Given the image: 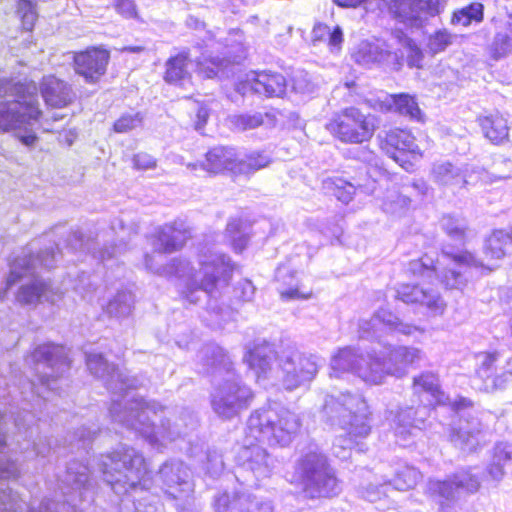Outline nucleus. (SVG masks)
Segmentation results:
<instances>
[{"mask_svg": "<svg viewBox=\"0 0 512 512\" xmlns=\"http://www.w3.org/2000/svg\"><path fill=\"white\" fill-rule=\"evenodd\" d=\"M397 8H401L404 0H393ZM409 10L411 11H426L431 15L439 14L440 0H408Z\"/></svg>", "mask_w": 512, "mask_h": 512, "instance_id": "obj_34", "label": "nucleus"}, {"mask_svg": "<svg viewBox=\"0 0 512 512\" xmlns=\"http://www.w3.org/2000/svg\"><path fill=\"white\" fill-rule=\"evenodd\" d=\"M414 330H416L415 326H406L405 328L401 329V332L408 335L411 334Z\"/></svg>", "mask_w": 512, "mask_h": 512, "instance_id": "obj_53", "label": "nucleus"}, {"mask_svg": "<svg viewBox=\"0 0 512 512\" xmlns=\"http://www.w3.org/2000/svg\"><path fill=\"white\" fill-rule=\"evenodd\" d=\"M200 268L203 272V278L197 286V289L212 292L217 285L218 280L223 277L229 279L233 270L232 265L225 261L223 256L212 260L202 261Z\"/></svg>", "mask_w": 512, "mask_h": 512, "instance_id": "obj_16", "label": "nucleus"}, {"mask_svg": "<svg viewBox=\"0 0 512 512\" xmlns=\"http://www.w3.org/2000/svg\"><path fill=\"white\" fill-rule=\"evenodd\" d=\"M481 356L482 362L480 368L485 371H488L492 369V367L494 366L495 362L499 357V353L496 351H485L481 353Z\"/></svg>", "mask_w": 512, "mask_h": 512, "instance_id": "obj_44", "label": "nucleus"}, {"mask_svg": "<svg viewBox=\"0 0 512 512\" xmlns=\"http://www.w3.org/2000/svg\"><path fill=\"white\" fill-rule=\"evenodd\" d=\"M511 249L512 229H494L485 240L484 253L489 259H503Z\"/></svg>", "mask_w": 512, "mask_h": 512, "instance_id": "obj_17", "label": "nucleus"}, {"mask_svg": "<svg viewBox=\"0 0 512 512\" xmlns=\"http://www.w3.org/2000/svg\"><path fill=\"white\" fill-rule=\"evenodd\" d=\"M243 92L250 90L266 98L283 97L288 89V80L280 72L263 70L253 71L241 82Z\"/></svg>", "mask_w": 512, "mask_h": 512, "instance_id": "obj_8", "label": "nucleus"}, {"mask_svg": "<svg viewBox=\"0 0 512 512\" xmlns=\"http://www.w3.org/2000/svg\"><path fill=\"white\" fill-rule=\"evenodd\" d=\"M507 375H511L512 376V372L508 371V372H504V373L499 374V375H495L492 378L491 384L485 383L484 390L486 392H493V391H496V390L503 389L506 386V383H507Z\"/></svg>", "mask_w": 512, "mask_h": 512, "instance_id": "obj_41", "label": "nucleus"}, {"mask_svg": "<svg viewBox=\"0 0 512 512\" xmlns=\"http://www.w3.org/2000/svg\"><path fill=\"white\" fill-rule=\"evenodd\" d=\"M395 299L407 305L425 307L432 315H442L447 307L442 296L433 289H426L417 283H403L396 290Z\"/></svg>", "mask_w": 512, "mask_h": 512, "instance_id": "obj_7", "label": "nucleus"}, {"mask_svg": "<svg viewBox=\"0 0 512 512\" xmlns=\"http://www.w3.org/2000/svg\"><path fill=\"white\" fill-rule=\"evenodd\" d=\"M127 50L131 51V52H138L141 50L140 47H131V48H127Z\"/></svg>", "mask_w": 512, "mask_h": 512, "instance_id": "obj_55", "label": "nucleus"}, {"mask_svg": "<svg viewBox=\"0 0 512 512\" xmlns=\"http://www.w3.org/2000/svg\"><path fill=\"white\" fill-rule=\"evenodd\" d=\"M140 123L141 118L138 114H124L113 123L112 130L115 133H127L138 127Z\"/></svg>", "mask_w": 512, "mask_h": 512, "instance_id": "obj_36", "label": "nucleus"}, {"mask_svg": "<svg viewBox=\"0 0 512 512\" xmlns=\"http://www.w3.org/2000/svg\"><path fill=\"white\" fill-rule=\"evenodd\" d=\"M301 423L292 413L285 411L271 420L262 413H252L247 422L245 441L247 448L268 444H289L299 432Z\"/></svg>", "mask_w": 512, "mask_h": 512, "instance_id": "obj_4", "label": "nucleus"}, {"mask_svg": "<svg viewBox=\"0 0 512 512\" xmlns=\"http://www.w3.org/2000/svg\"><path fill=\"white\" fill-rule=\"evenodd\" d=\"M17 12L20 16L22 29L32 32L38 19L35 4L31 0H18Z\"/></svg>", "mask_w": 512, "mask_h": 512, "instance_id": "obj_25", "label": "nucleus"}, {"mask_svg": "<svg viewBox=\"0 0 512 512\" xmlns=\"http://www.w3.org/2000/svg\"><path fill=\"white\" fill-rule=\"evenodd\" d=\"M322 185L326 192L343 203H349L355 194L354 185L341 176L328 177L323 181Z\"/></svg>", "mask_w": 512, "mask_h": 512, "instance_id": "obj_19", "label": "nucleus"}, {"mask_svg": "<svg viewBox=\"0 0 512 512\" xmlns=\"http://www.w3.org/2000/svg\"><path fill=\"white\" fill-rule=\"evenodd\" d=\"M388 98L389 103L380 104V110L382 112H393L419 123H424L426 121L425 113L420 108L415 95L401 92L389 94Z\"/></svg>", "mask_w": 512, "mask_h": 512, "instance_id": "obj_14", "label": "nucleus"}, {"mask_svg": "<svg viewBox=\"0 0 512 512\" xmlns=\"http://www.w3.org/2000/svg\"><path fill=\"white\" fill-rule=\"evenodd\" d=\"M446 256L452 262H454L455 264H457L459 266L481 268V269H485L489 272L493 271L495 268L493 266H485L469 250H462L459 252H450V253H447Z\"/></svg>", "mask_w": 512, "mask_h": 512, "instance_id": "obj_29", "label": "nucleus"}, {"mask_svg": "<svg viewBox=\"0 0 512 512\" xmlns=\"http://www.w3.org/2000/svg\"><path fill=\"white\" fill-rule=\"evenodd\" d=\"M157 252L170 254L184 248L192 237L190 228L182 221H173L164 224L157 232Z\"/></svg>", "mask_w": 512, "mask_h": 512, "instance_id": "obj_11", "label": "nucleus"}, {"mask_svg": "<svg viewBox=\"0 0 512 512\" xmlns=\"http://www.w3.org/2000/svg\"><path fill=\"white\" fill-rule=\"evenodd\" d=\"M227 227H228V229H230L231 231L238 230V224H237V223H235V221L230 222V223L228 224V226H227Z\"/></svg>", "mask_w": 512, "mask_h": 512, "instance_id": "obj_54", "label": "nucleus"}, {"mask_svg": "<svg viewBox=\"0 0 512 512\" xmlns=\"http://www.w3.org/2000/svg\"><path fill=\"white\" fill-rule=\"evenodd\" d=\"M264 116H268V114L253 113L236 115L233 119V125L239 131L256 129L264 124Z\"/></svg>", "mask_w": 512, "mask_h": 512, "instance_id": "obj_30", "label": "nucleus"}, {"mask_svg": "<svg viewBox=\"0 0 512 512\" xmlns=\"http://www.w3.org/2000/svg\"><path fill=\"white\" fill-rule=\"evenodd\" d=\"M230 503H231V500L229 499V497H223V498L219 499L218 511L225 512V509L229 506Z\"/></svg>", "mask_w": 512, "mask_h": 512, "instance_id": "obj_51", "label": "nucleus"}, {"mask_svg": "<svg viewBox=\"0 0 512 512\" xmlns=\"http://www.w3.org/2000/svg\"><path fill=\"white\" fill-rule=\"evenodd\" d=\"M229 62L220 58H207L199 63V71L205 78H214L224 72Z\"/></svg>", "mask_w": 512, "mask_h": 512, "instance_id": "obj_31", "label": "nucleus"}, {"mask_svg": "<svg viewBox=\"0 0 512 512\" xmlns=\"http://www.w3.org/2000/svg\"><path fill=\"white\" fill-rule=\"evenodd\" d=\"M434 176L437 182L447 185L452 184L460 176V172L452 164L444 163L434 170Z\"/></svg>", "mask_w": 512, "mask_h": 512, "instance_id": "obj_37", "label": "nucleus"}, {"mask_svg": "<svg viewBox=\"0 0 512 512\" xmlns=\"http://www.w3.org/2000/svg\"><path fill=\"white\" fill-rule=\"evenodd\" d=\"M379 149L405 171L417 170L424 157L415 135L410 129L391 127L378 136Z\"/></svg>", "mask_w": 512, "mask_h": 512, "instance_id": "obj_5", "label": "nucleus"}, {"mask_svg": "<svg viewBox=\"0 0 512 512\" xmlns=\"http://www.w3.org/2000/svg\"><path fill=\"white\" fill-rule=\"evenodd\" d=\"M396 37L401 41L404 40L405 46L410 50L407 57V63L410 67H421L423 53L413 39L407 37L402 30L396 31Z\"/></svg>", "mask_w": 512, "mask_h": 512, "instance_id": "obj_32", "label": "nucleus"}, {"mask_svg": "<svg viewBox=\"0 0 512 512\" xmlns=\"http://www.w3.org/2000/svg\"><path fill=\"white\" fill-rule=\"evenodd\" d=\"M493 469H495V473H498V474H500V475H503V473H504L502 466H500V465H498V464L493 465V466L491 467V470H490V472H491V473H493Z\"/></svg>", "mask_w": 512, "mask_h": 512, "instance_id": "obj_52", "label": "nucleus"}, {"mask_svg": "<svg viewBox=\"0 0 512 512\" xmlns=\"http://www.w3.org/2000/svg\"><path fill=\"white\" fill-rule=\"evenodd\" d=\"M247 358L250 365H256L257 361L260 359L263 360L265 364L267 363V360L264 357H261L258 347L251 349L248 352Z\"/></svg>", "mask_w": 512, "mask_h": 512, "instance_id": "obj_46", "label": "nucleus"}, {"mask_svg": "<svg viewBox=\"0 0 512 512\" xmlns=\"http://www.w3.org/2000/svg\"><path fill=\"white\" fill-rule=\"evenodd\" d=\"M48 284L41 280L33 281L30 284L20 287L17 300L21 304H35L40 302L41 298L46 294Z\"/></svg>", "mask_w": 512, "mask_h": 512, "instance_id": "obj_21", "label": "nucleus"}, {"mask_svg": "<svg viewBox=\"0 0 512 512\" xmlns=\"http://www.w3.org/2000/svg\"><path fill=\"white\" fill-rule=\"evenodd\" d=\"M484 20V5L481 2H471L468 5L455 9L450 18L453 25L468 27L471 24H479Z\"/></svg>", "mask_w": 512, "mask_h": 512, "instance_id": "obj_18", "label": "nucleus"}, {"mask_svg": "<svg viewBox=\"0 0 512 512\" xmlns=\"http://www.w3.org/2000/svg\"><path fill=\"white\" fill-rule=\"evenodd\" d=\"M449 480L451 481L455 491L464 490L466 492L473 493L480 487L477 477L468 470L453 474Z\"/></svg>", "mask_w": 512, "mask_h": 512, "instance_id": "obj_28", "label": "nucleus"}, {"mask_svg": "<svg viewBox=\"0 0 512 512\" xmlns=\"http://www.w3.org/2000/svg\"><path fill=\"white\" fill-rule=\"evenodd\" d=\"M439 281L446 290H459L466 285V280L461 272L455 269L445 270Z\"/></svg>", "mask_w": 512, "mask_h": 512, "instance_id": "obj_35", "label": "nucleus"}, {"mask_svg": "<svg viewBox=\"0 0 512 512\" xmlns=\"http://www.w3.org/2000/svg\"><path fill=\"white\" fill-rule=\"evenodd\" d=\"M133 168L139 171L155 169L157 160L146 152H138L131 158Z\"/></svg>", "mask_w": 512, "mask_h": 512, "instance_id": "obj_39", "label": "nucleus"}, {"mask_svg": "<svg viewBox=\"0 0 512 512\" xmlns=\"http://www.w3.org/2000/svg\"><path fill=\"white\" fill-rule=\"evenodd\" d=\"M408 273L413 277L424 276L437 271V260L424 253L408 262Z\"/></svg>", "mask_w": 512, "mask_h": 512, "instance_id": "obj_24", "label": "nucleus"}, {"mask_svg": "<svg viewBox=\"0 0 512 512\" xmlns=\"http://www.w3.org/2000/svg\"><path fill=\"white\" fill-rule=\"evenodd\" d=\"M295 473L308 499H333L342 492L341 480L322 453L309 452L303 455L297 461Z\"/></svg>", "mask_w": 512, "mask_h": 512, "instance_id": "obj_2", "label": "nucleus"}, {"mask_svg": "<svg viewBox=\"0 0 512 512\" xmlns=\"http://www.w3.org/2000/svg\"><path fill=\"white\" fill-rule=\"evenodd\" d=\"M435 492L438 496L444 497V498H452L453 494L455 492V489L449 479L438 481L436 483V489Z\"/></svg>", "mask_w": 512, "mask_h": 512, "instance_id": "obj_42", "label": "nucleus"}, {"mask_svg": "<svg viewBox=\"0 0 512 512\" xmlns=\"http://www.w3.org/2000/svg\"><path fill=\"white\" fill-rule=\"evenodd\" d=\"M412 356H413L414 358H418V357H419V350H417V349L413 350V352H412Z\"/></svg>", "mask_w": 512, "mask_h": 512, "instance_id": "obj_56", "label": "nucleus"}, {"mask_svg": "<svg viewBox=\"0 0 512 512\" xmlns=\"http://www.w3.org/2000/svg\"><path fill=\"white\" fill-rule=\"evenodd\" d=\"M413 387H419L431 396L438 398L443 392L437 381V376L431 372H423L413 378Z\"/></svg>", "mask_w": 512, "mask_h": 512, "instance_id": "obj_27", "label": "nucleus"}, {"mask_svg": "<svg viewBox=\"0 0 512 512\" xmlns=\"http://www.w3.org/2000/svg\"><path fill=\"white\" fill-rule=\"evenodd\" d=\"M484 137L494 145H502L509 140L510 127L507 119L498 111L478 116L476 119Z\"/></svg>", "mask_w": 512, "mask_h": 512, "instance_id": "obj_15", "label": "nucleus"}, {"mask_svg": "<svg viewBox=\"0 0 512 512\" xmlns=\"http://www.w3.org/2000/svg\"><path fill=\"white\" fill-rule=\"evenodd\" d=\"M422 479L421 472L412 466H406L398 470L392 478V484L399 491H407L415 488Z\"/></svg>", "mask_w": 512, "mask_h": 512, "instance_id": "obj_20", "label": "nucleus"}, {"mask_svg": "<svg viewBox=\"0 0 512 512\" xmlns=\"http://www.w3.org/2000/svg\"><path fill=\"white\" fill-rule=\"evenodd\" d=\"M240 165V159L237 158L234 149L223 145L211 147L199 164L200 168L209 174H231L234 176H237Z\"/></svg>", "mask_w": 512, "mask_h": 512, "instance_id": "obj_10", "label": "nucleus"}, {"mask_svg": "<svg viewBox=\"0 0 512 512\" xmlns=\"http://www.w3.org/2000/svg\"><path fill=\"white\" fill-rule=\"evenodd\" d=\"M312 39L314 42H327L330 47H340L343 33L339 26L331 31L327 24L317 23L312 30Z\"/></svg>", "mask_w": 512, "mask_h": 512, "instance_id": "obj_22", "label": "nucleus"}, {"mask_svg": "<svg viewBox=\"0 0 512 512\" xmlns=\"http://www.w3.org/2000/svg\"><path fill=\"white\" fill-rule=\"evenodd\" d=\"M210 116L209 109L206 106H199L195 114V128L197 130L204 128Z\"/></svg>", "mask_w": 512, "mask_h": 512, "instance_id": "obj_43", "label": "nucleus"}, {"mask_svg": "<svg viewBox=\"0 0 512 512\" xmlns=\"http://www.w3.org/2000/svg\"><path fill=\"white\" fill-rule=\"evenodd\" d=\"M367 0H334V3L343 8H355L365 3Z\"/></svg>", "mask_w": 512, "mask_h": 512, "instance_id": "obj_47", "label": "nucleus"}, {"mask_svg": "<svg viewBox=\"0 0 512 512\" xmlns=\"http://www.w3.org/2000/svg\"><path fill=\"white\" fill-rule=\"evenodd\" d=\"M271 159L262 151H253L246 155L244 160H240V168L237 175L254 172L267 167Z\"/></svg>", "mask_w": 512, "mask_h": 512, "instance_id": "obj_23", "label": "nucleus"}, {"mask_svg": "<svg viewBox=\"0 0 512 512\" xmlns=\"http://www.w3.org/2000/svg\"><path fill=\"white\" fill-rule=\"evenodd\" d=\"M324 127L335 141L345 145L367 144L377 131L376 117L357 106L333 112Z\"/></svg>", "mask_w": 512, "mask_h": 512, "instance_id": "obj_3", "label": "nucleus"}, {"mask_svg": "<svg viewBox=\"0 0 512 512\" xmlns=\"http://www.w3.org/2000/svg\"><path fill=\"white\" fill-rule=\"evenodd\" d=\"M313 295V292L311 290L309 291H300L299 288H289L286 290H283L280 292V297L284 301H291V300H307L311 298Z\"/></svg>", "mask_w": 512, "mask_h": 512, "instance_id": "obj_40", "label": "nucleus"}, {"mask_svg": "<svg viewBox=\"0 0 512 512\" xmlns=\"http://www.w3.org/2000/svg\"><path fill=\"white\" fill-rule=\"evenodd\" d=\"M22 277L23 275L21 273L11 271L6 280V288H10L11 286H13L16 282L21 280Z\"/></svg>", "mask_w": 512, "mask_h": 512, "instance_id": "obj_49", "label": "nucleus"}, {"mask_svg": "<svg viewBox=\"0 0 512 512\" xmlns=\"http://www.w3.org/2000/svg\"><path fill=\"white\" fill-rule=\"evenodd\" d=\"M191 64L192 59L187 50L170 55L164 63L163 81L170 86L176 87H184L186 83H191Z\"/></svg>", "mask_w": 512, "mask_h": 512, "instance_id": "obj_12", "label": "nucleus"}, {"mask_svg": "<svg viewBox=\"0 0 512 512\" xmlns=\"http://www.w3.org/2000/svg\"><path fill=\"white\" fill-rule=\"evenodd\" d=\"M318 366L311 356L296 355L285 367L283 382L288 390H293L305 382L313 380Z\"/></svg>", "mask_w": 512, "mask_h": 512, "instance_id": "obj_13", "label": "nucleus"}, {"mask_svg": "<svg viewBox=\"0 0 512 512\" xmlns=\"http://www.w3.org/2000/svg\"><path fill=\"white\" fill-rule=\"evenodd\" d=\"M20 141L27 146H32L37 141V136L35 134L23 135L20 136Z\"/></svg>", "mask_w": 512, "mask_h": 512, "instance_id": "obj_50", "label": "nucleus"}, {"mask_svg": "<svg viewBox=\"0 0 512 512\" xmlns=\"http://www.w3.org/2000/svg\"><path fill=\"white\" fill-rule=\"evenodd\" d=\"M53 119H54V120H60V119H62V116H59V117H56V116H55Z\"/></svg>", "mask_w": 512, "mask_h": 512, "instance_id": "obj_57", "label": "nucleus"}, {"mask_svg": "<svg viewBox=\"0 0 512 512\" xmlns=\"http://www.w3.org/2000/svg\"><path fill=\"white\" fill-rule=\"evenodd\" d=\"M0 97L12 98L0 102L1 131H9L18 123L37 121L43 114L37 100V87L32 80H0Z\"/></svg>", "mask_w": 512, "mask_h": 512, "instance_id": "obj_1", "label": "nucleus"}, {"mask_svg": "<svg viewBox=\"0 0 512 512\" xmlns=\"http://www.w3.org/2000/svg\"><path fill=\"white\" fill-rule=\"evenodd\" d=\"M40 95L47 107L63 109L76 101V93L71 84L55 74H48L39 83Z\"/></svg>", "mask_w": 512, "mask_h": 512, "instance_id": "obj_9", "label": "nucleus"}, {"mask_svg": "<svg viewBox=\"0 0 512 512\" xmlns=\"http://www.w3.org/2000/svg\"><path fill=\"white\" fill-rule=\"evenodd\" d=\"M116 456L123 462L127 471L136 473L138 477L146 473V460L140 453H129L128 449H124L122 452H116Z\"/></svg>", "mask_w": 512, "mask_h": 512, "instance_id": "obj_26", "label": "nucleus"}, {"mask_svg": "<svg viewBox=\"0 0 512 512\" xmlns=\"http://www.w3.org/2000/svg\"><path fill=\"white\" fill-rule=\"evenodd\" d=\"M444 232L450 239L461 244L468 242V227L459 225L455 220L448 222L444 226Z\"/></svg>", "mask_w": 512, "mask_h": 512, "instance_id": "obj_38", "label": "nucleus"}, {"mask_svg": "<svg viewBox=\"0 0 512 512\" xmlns=\"http://www.w3.org/2000/svg\"><path fill=\"white\" fill-rule=\"evenodd\" d=\"M472 406V402L464 397H460L452 403V408L455 410L465 409Z\"/></svg>", "mask_w": 512, "mask_h": 512, "instance_id": "obj_48", "label": "nucleus"}, {"mask_svg": "<svg viewBox=\"0 0 512 512\" xmlns=\"http://www.w3.org/2000/svg\"><path fill=\"white\" fill-rule=\"evenodd\" d=\"M453 36L446 29L436 30L429 38L428 47L434 54L444 51L452 44Z\"/></svg>", "mask_w": 512, "mask_h": 512, "instance_id": "obj_33", "label": "nucleus"}, {"mask_svg": "<svg viewBox=\"0 0 512 512\" xmlns=\"http://www.w3.org/2000/svg\"><path fill=\"white\" fill-rule=\"evenodd\" d=\"M111 52L103 45H91L73 51L72 68L87 84L98 83L107 73Z\"/></svg>", "mask_w": 512, "mask_h": 512, "instance_id": "obj_6", "label": "nucleus"}, {"mask_svg": "<svg viewBox=\"0 0 512 512\" xmlns=\"http://www.w3.org/2000/svg\"><path fill=\"white\" fill-rule=\"evenodd\" d=\"M116 8L120 14H125V12L127 15H135L136 14L134 5L130 1H127V0L118 1L116 4Z\"/></svg>", "mask_w": 512, "mask_h": 512, "instance_id": "obj_45", "label": "nucleus"}]
</instances>
